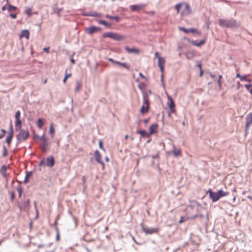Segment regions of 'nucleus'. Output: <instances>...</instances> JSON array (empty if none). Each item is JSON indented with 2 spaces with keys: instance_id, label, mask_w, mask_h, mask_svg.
Returning <instances> with one entry per match:
<instances>
[{
  "instance_id": "9",
  "label": "nucleus",
  "mask_w": 252,
  "mask_h": 252,
  "mask_svg": "<svg viewBox=\"0 0 252 252\" xmlns=\"http://www.w3.org/2000/svg\"><path fill=\"white\" fill-rule=\"evenodd\" d=\"M168 99L170 101V104H169V108L170 112L173 113L175 111V104L172 98L168 94H167Z\"/></svg>"
},
{
  "instance_id": "16",
  "label": "nucleus",
  "mask_w": 252,
  "mask_h": 252,
  "mask_svg": "<svg viewBox=\"0 0 252 252\" xmlns=\"http://www.w3.org/2000/svg\"><path fill=\"white\" fill-rule=\"evenodd\" d=\"M55 164V160L53 156H49L46 159V165L50 167H52Z\"/></svg>"
},
{
  "instance_id": "55",
  "label": "nucleus",
  "mask_w": 252,
  "mask_h": 252,
  "mask_svg": "<svg viewBox=\"0 0 252 252\" xmlns=\"http://www.w3.org/2000/svg\"><path fill=\"white\" fill-rule=\"evenodd\" d=\"M139 76H140L141 78H143V79H144V78H145V76H144V75H143L142 73H139Z\"/></svg>"
},
{
  "instance_id": "24",
  "label": "nucleus",
  "mask_w": 252,
  "mask_h": 252,
  "mask_svg": "<svg viewBox=\"0 0 252 252\" xmlns=\"http://www.w3.org/2000/svg\"><path fill=\"white\" fill-rule=\"evenodd\" d=\"M186 56L188 59H191L195 56V54L193 52L189 51L186 53Z\"/></svg>"
},
{
  "instance_id": "6",
  "label": "nucleus",
  "mask_w": 252,
  "mask_h": 252,
  "mask_svg": "<svg viewBox=\"0 0 252 252\" xmlns=\"http://www.w3.org/2000/svg\"><path fill=\"white\" fill-rule=\"evenodd\" d=\"M94 156L95 160L100 164L102 166V169H104L105 167V164L102 160L101 154L98 150H96L94 152Z\"/></svg>"
},
{
  "instance_id": "29",
  "label": "nucleus",
  "mask_w": 252,
  "mask_h": 252,
  "mask_svg": "<svg viewBox=\"0 0 252 252\" xmlns=\"http://www.w3.org/2000/svg\"><path fill=\"white\" fill-rule=\"evenodd\" d=\"M43 124H44L42 120L41 119H39L37 122V125L38 127L39 128H41L42 126H43Z\"/></svg>"
},
{
  "instance_id": "34",
  "label": "nucleus",
  "mask_w": 252,
  "mask_h": 252,
  "mask_svg": "<svg viewBox=\"0 0 252 252\" xmlns=\"http://www.w3.org/2000/svg\"><path fill=\"white\" fill-rule=\"evenodd\" d=\"M5 133H6V131L4 129H1L0 132V138H3L4 136Z\"/></svg>"
},
{
  "instance_id": "63",
  "label": "nucleus",
  "mask_w": 252,
  "mask_h": 252,
  "mask_svg": "<svg viewBox=\"0 0 252 252\" xmlns=\"http://www.w3.org/2000/svg\"><path fill=\"white\" fill-rule=\"evenodd\" d=\"M54 225H55V226H57V225H58V220H56L55 221V222H54Z\"/></svg>"
},
{
  "instance_id": "50",
  "label": "nucleus",
  "mask_w": 252,
  "mask_h": 252,
  "mask_svg": "<svg viewBox=\"0 0 252 252\" xmlns=\"http://www.w3.org/2000/svg\"><path fill=\"white\" fill-rule=\"evenodd\" d=\"M155 55L156 58H157L158 59V58H161V57L159 56V53L158 52H156Z\"/></svg>"
},
{
  "instance_id": "30",
  "label": "nucleus",
  "mask_w": 252,
  "mask_h": 252,
  "mask_svg": "<svg viewBox=\"0 0 252 252\" xmlns=\"http://www.w3.org/2000/svg\"><path fill=\"white\" fill-rule=\"evenodd\" d=\"M7 150L5 146H3V153L2 156L4 157H6L7 156Z\"/></svg>"
},
{
  "instance_id": "8",
  "label": "nucleus",
  "mask_w": 252,
  "mask_h": 252,
  "mask_svg": "<svg viewBox=\"0 0 252 252\" xmlns=\"http://www.w3.org/2000/svg\"><path fill=\"white\" fill-rule=\"evenodd\" d=\"M158 128V125L157 123L152 124L149 127V133L147 134V137H149L150 135L156 133Z\"/></svg>"
},
{
  "instance_id": "43",
  "label": "nucleus",
  "mask_w": 252,
  "mask_h": 252,
  "mask_svg": "<svg viewBox=\"0 0 252 252\" xmlns=\"http://www.w3.org/2000/svg\"><path fill=\"white\" fill-rule=\"evenodd\" d=\"M46 146H47V141L45 138H44L43 143V147L45 149L46 148Z\"/></svg>"
},
{
  "instance_id": "38",
  "label": "nucleus",
  "mask_w": 252,
  "mask_h": 252,
  "mask_svg": "<svg viewBox=\"0 0 252 252\" xmlns=\"http://www.w3.org/2000/svg\"><path fill=\"white\" fill-rule=\"evenodd\" d=\"M16 7L14 6H12L11 5H8V10L9 11H11V10H15L16 9Z\"/></svg>"
},
{
  "instance_id": "21",
  "label": "nucleus",
  "mask_w": 252,
  "mask_h": 252,
  "mask_svg": "<svg viewBox=\"0 0 252 252\" xmlns=\"http://www.w3.org/2000/svg\"><path fill=\"white\" fill-rule=\"evenodd\" d=\"M173 154L174 155L175 157H179L181 155V151L180 149H176L175 148L174 145H173Z\"/></svg>"
},
{
  "instance_id": "17",
  "label": "nucleus",
  "mask_w": 252,
  "mask_h": 252,
  "mask_svg": "<svg viewBox=\"0 0 252 252\" xmlns=\"http://www.w3.org/2000/svg\"><path fill=\"white\" fill-rule=\"evenodd\" d=\"M108 60L110 62H111V63H115V64H118V65H121V66H122L123 67H124V68H125L127 69H128L129 68V66L126 63H121V62H120L119 61H116L114 60L113 59H111V58H109L108 59Z\"/></svg>"
},
{
  "instance_id": "23",
  "label": "nucleus",
  "mask_w": 252,
  "mask_h": 252,
  "mask_svg": "<svg viewBox=\"0 0 252 252\" xmlns=\"http://www.w3.org/2000/svg\"><path fill=\"white\" fill-rule=\"evenodd\" d=\"M6 167L5 165H3L0 170V173L1 174V175L4 177H6Z\"/></svg>"
},
{
  "instance_id": "32",
  "label": "nucleus",
  "mask_w": 252,
  "mask_h": 252,
  "mask_svg": "<svg viewBox=\"0 0 252 252\" xmlns=\"http://www.w3.org/2000/svg\"><path fill=\"white\" fill-rule=\"evenodd\" d=\"M71 76V74H67L66 72L65 73V76L63 79V83H65L66 80Z\"/></svg>"
},
{
  "instance_id": "25",
  "label": "nucleus",
  "mask_w": 252,
  "mask_h": 252,
  "mask_svg": "<svg viewBox=\"0 0 252 252\" xmlns=\"http://www.w3.org/2000/svg\"><path fill=\"white\" fill-rule=\"evenodd\" d=\"M205 42V39H203V40H202L201 41H200L199 42H197L196 41H193L192 42V44L196 46H200V45L204 44Z\"/></svg>"
},
{
  "instance_id": "47",
  "label": "nucleus",
  "mask_w": 252,
  "mask_h": 252,
  "mask_svg": "<svg viewBox=\"0 0 252 252\" xmlns=\"http://www.w3.org/2000/svg\"><path fill=\"white\" fill-rule=\"evenodd\" d=\"M45 160L44 159L42 160L41 161H40L39 164V166H43L45 164Z\"/></svg>"
},
{
  "instance_id": "64",
  "label": "nucleus",
  "mask_w": 252,
  "mask_h": 252,
  "mask_svg": "<svg viewBox=\"0 0 252 252\" xmlns=\"http://www.w3.org/2000/svg\"><path fill=\"white\" fill-rule=\"evenodd\" d=\"M1 9L2 11H4L6 9L5 6H4L2 7Z\"/></svg>"
},
{
  "instance_id": "48",
  "label": "nucleus",
  "mask_w": 252,
  "mask_h": 252,
  "mask_svg": "<svg viewBox=\"0 0 252 252\" xmlns=\"http://www.w3.org/2000/svg\"><path fill=\"white\" fill-rule=\"evenodd\" d=\"M10 196H11V199L12 200H13L14 198V196H15V194H14V192H11L10 193Z\"/></svg>"
},
{
  "instance_id": "33",
  "label": "nucleus",
  "mask_w": 252,
  "mask_h": 252,
  "mask_svg": "<svg viewBox=\"0 0 252 252\" xmlns=\"http://www.w3.org/2000/svg\"><path fill=\"white\" fill-rule=\"evenodd\" d=\"M179 29L180 31H182L185 33H187L189 32V29H185V28H184L183 27H180L179 28Z\"/></svg>"
},
{
  "instance_id": "18",
  "label": "nucleus",
  "mask_w": 252,
  "mask_h": 252,
  "mask_svg": "<svg viewBox=\"0 0 252 252\" xmlns=\"http://www.w3.org/2000/svg\"><path fill=\"white\" fill-rule=\"evenodd\" d=\"M25 37L27 39H29L30 37V33L28 30H24L22 31L20 35V38Z\"/></svg>"
},
{
  "instance_id": "40",
  "label": "nucleus",
  "mask_w": 252,
  "mask_h": 252,
  "mask_svg": "<svg viewBox=\"0 0 252 252\" xmlns=\"http://www.w3.org/2000/svg\"><path fill=\"white\" fill-rule=\"evenodd\" d=\"M192 32V33H199V32L196 30L194 29H189V32Z\"/></svg>"
},
{
  "instance_id": "52",
  "label": "nucleus",
  "mask_w": 252,
  "mask_h": 252,
  "mask_svg": "<svg viewBox=\"0 0 252 252\" xmlns=\"http://www.w3.org/2000/svg\"><path fill=\"white\" fill-rule=\"evenodd\" d=\"M26 203L27 204V205L29 207L30 206V199H28L26 201Z\"/></svg>"
},
{
  "instance_id": "57",
  "label": "nucleus",
  "mask_w": 252,
  "mask_h": 252,
  "mask_svg": "<svg viewBox=\"0 0 252 252\" xmlns=\"http://www.w3.org/2000/svg\"><path fill=\"white\" fill-rule=\"evenodd\" d=\"M198 67H199V69H202V68H201V64L200 63H199L198 65H197Z\"/></svg>"
},
{
  "instance_id": "45",
  "label": "nucleus",
  "mask_w": 252,
  "mask_h": 252,
  "mask_svg": "<svg viewBox=\"0 0 252 252\" xmlns=\"http://www.w3.org/2000/svg\"><path fill=\"white\" fill-rule=\"evenodd\" d=\"M245 87L248 91H249L250 90V88L252 87V85L251 84H246L245 85Z\"/></svg>"
},
{
  "instance_id": "20",
  "label": "nucleus",
  "mask_w": 252,
  "mask_h": 252,
  "mask_svg": "<svg viewBox=\"0 0 252 252\" xmlns=\"http://www.w3.org/2000/svg\"><path fill=\"white\" fill-rule=\"evenodd\" d=\"M219 200L220 198L226 196L228 194V192H226L221 189H220L217 192Z\"/></svg>"
},
{
  "instance_id": "49",
  "label": "nucleus",
  "mask_w": 252,
  "mask_h": 252,
  "mask_svg": "<svg viewBox=\"0 0 252 252\" xmlns=\"http://www.w3.org/2000/svg\"><path fill=\"white\" fill-rule=\"evenodd\" d=\"M17 190H18V192H19V197H21V194H22V189H21V188H18V189H17Z\"/></svg>"
},
{
  "instance_id": "15",
  "label": "nucleus",
  "mask_w": 252,
  "mask_h": 252,
  "mask_svg": "<svg viewBox=\"0 0 252 252\" xmlns=\"http://www.w3.org/2000/svg\"><path fill=\"white\" fill-rule=\"evenodd\" d=\"M100 30V29L99 28L95 26H92L86 28V31L90 34H92L94 32L99 31Z\"/></svg>"
},
{
  "instance_id": "5",
  "label": "nucleus",
  "mask_w": 252,
  "mask_h": 252,
  "mask_svg": "<svg viewBox=\"0 0 252 252\" xmlns=\"http://www.w3.org/2000/svg\"><path fill=\"white\" fill-rule=\"evenodd\" d=\"M29 137V133L28 131L21 129L19 133V134L17 136V138L18 140H26L28 137Z\"/></svg>"
},
{
  "instance_id": "3",
  "label": "nucleus",
  "mask_w": 252,
  "mask_h": 252,
  "mask_svg": "<svg viewBox=\"0 0 252 252\" xmlns=\"http://www.w3.org/2000/svg\"><path fill=\"white\" fill-rule=\"evenodd\" d=\"M102 37L106 38L109 37L115 40L121 41L125 39V36L121 35L117 33L112 32H107L104 33L102 35Z\"/></svg>"
},
{
  "instance_id": "10",
  "label": "nucleus",
  "mask_w": 252,
  "mask_h": 252,
  "mask_svg": "<svg viewBox=\"0 0 252 252\" xmlns=\"http://www.w3.org/2000/svg\"><path fill=\"white\" fill-rule=\"evenodd\" d=\"M207 193H209V197L213 202H217L219 200L217 192H213L212 190L209 189Z\"/></svg>"
},
{
  "instance_id": "62",
  "label": "nucleus",
  "mask_w": 252,
  "mask_h": 252,
  "mask_svg": "<svg viewBox=\"0 0 252 252\" xmlns=\"http://www.w3.org/2000/svg\"><path fill=\"white\" fill-rule=\"evenodd\" d=\"M236 77L238 78H239L240 79L241 77H242V76L241 75H240L239 74H237L236 75Z\"/></svg>"
},
{
  "instance_id": "7",
  "label": "nucleus",
  "mask_w": 252,
  "mask_h": 252,
  "mask_svg": "<svg viewBox=\"0 0 252 252\" xmlns=\"http://www.w3.org/2000/svg\"><path fill=\"white\" fill-rule=\"evenodd\" d=\"M143 231L146 234H152L154 233H158L159 231L158 228H142Z\"/></svg>"
},
{
  "instance_id": "46",
  "label": "nucleus",
  "mask_w": 252,
  "mask_h": 252,
  "mask_svg": "<svg viewBox=\"0 0 252 252\" xmlns=\"http://www.w3.org/2000/svg\"><path fill=\"white\" fill-rule=\"evenodd\" d=\"M10 16L13 19H16L17 17V15L16 14H10Z\"/></svg>"
},
{
  "instance_id": "14",
  "label": "nucleus",
  "mask_w": 252,
  "mask_h": 252,
  "mask_svg": "<svg viewBox=\"0 0 252 252\" xmlns=\"http://www.w3.org/2000/svg\"><path fill=\"white\" fill-rule=\"evenodd\" d=\"M13 136V129L12 126L10 125V130L9 132L8 135L6 138V142L9 146L10 145L11 140Z\"/></svg>"
},
{
  "instance_id": "2",
  "label": "nucleus",
  "mask_w": 252,
  "mask_h": 252,
  "mask_svg": "<svg viewBox=\"0 0 252 252\" xmlns=\"http://www.w3.org/2000/svg\"><path fill=\"white\" fill-rule=\"evenodd\" d=\"M219 24L220 26L224 28H235L237 27V23L236 20L231 19L226 20L220 19L219 20Z\"/></svg>"
},
{
  "instance_id": "31",
  "label": "nucleus",
  "mask_w": 252,
  "mask_h": 252,
  "mask_svg": "<svg viewBox=\"0 0 252 252\" xmlns=\"http://www.w3.org/2000/svg\"><path fill=\"white\" fill-rule=\"evenodd\" d=\"M138 132L140 134L141 137H143L144 135H146L147 136V134H148L145 130H139Z\"/></svg>"
},
{
  "instance_id": "37",
  "label": "nucleus",
  "mask_w": 252,
  "mask_h": 252,
  "mask_svg": "<svg viewBox=\"0 0 252 252\" xmlns=\"http://www.w3.org/2000/svg\"><path fill=\"white\" fill-rule=\"evenodd\" d=\"M20 116H21V112H20V111H17L15 114L16 120L20 119Z\"/></svg>"
},
{
  "instance_id": "39",
  "label": "nucleus",
  "mask_w": 252,
  "mask_h": 252,
  "mask_svg": "<svg viewBox=\"0 0 252 252\" xmlns=\"http://www.w3.org/2000/svg\"><path fill=\"white\" fill-rule=\"evenodd\" d=\"M187 220V219H185L183 217H181L180 220L179 221V223H182L185 222Z\"/></svg>"
},
{
  "instance_id": "36",
  "label": "nucleus",
  "mask_w": 252,
  "mask_h": 252,
  "mask_svg": "<svg viewBox=\"0 0 252 252\" xmlns=\"http://www.w3.org/2000/svg\"><path fill=\"white\" fill-rule=\"evenodd\" d=\"M21 121L20 120V119H16V121H15V126L16 127L18 126H21Z\"/></svg>"
},
{
  "instance_id": "51",
  "label": "nucleus",
  "mask_w": 252,
  "mask_h": 252,
  "mask_svg": "<svg viewBox=\"0 0 252 252\" xmlns=\"http://www.w3.org/2000/svg\"><path fill=\"white\" fill-rule=\"evenodd\" d=\"M44 51L46 52L47 53H48L49 52V47H46V48H43V49Z\"/></svg>"
},
{
  "instance_id": "54",
  "label": "nucleus",
  "mask_w": 252,
  "mask_h": 252,
  "mask_svg": "<svg viewBox=\"0 0 252 252\" xmlns=\"http://www.w3.org/2000/svg\"><path fill=\"white\" fill-rule=\"evenodd\" d=\"M55 228L57 233H58V232H59V228L58 227V226H55Z\"/></svg>"
},
{
  "instance_id": "53",
  "label": "nucleus",
  "mask_w": 252,
  "mask_h": 252,
  "mask_svg": "<svg viewBox=\"0 0 252 252\" xmlns=\"http://www.w3.org/2000/svg\"><path fill=\"white\" fill-rule=\"evenodd\" d=\"M56 239H57V241H59L60 240V234H59V232H58V233H57Z\"/></svg>"
},
{
  "instance_id": "22",
  "label": "nucleus",
  "mask_w": 252,
  "mask_h": 252,
  "mask_svg": "<svg viewBox=\"0 0 252 252\" xmlns=\"http://www.w3.org/2000/svg\"><path fill=\"white\" fill-rule=\"evenodd\" d=\"M32 171L27 172L26 175L24 182L25 183H27L29 182V179L32 176Z\"/></svg>"
},
{
  "instance_id": "12",
  "label": "nucleus",
  "mask_w": 252,
  "mask_h": 252,
  "mask_svg": "<svg viewBox=\"0 0 252 252\" xmlns=\"http://www.w3.org/2000/svg\"><path fill=\"white\" fill-rule=\"evenodd\" d=\"M246 130H248L252 124V114L250 113L246 117Z\"/></svg>"
},
{
  "instance_id": "58",
  "label": "nucleus",
  "mask_w": 252,
  "mask_h": 252,
  "mask_svg": "<svg viewBox=\"0 0 252 252\" xmlns=\"http://www.w3.org/2000/svg\"><path fill=\"white\" fill-rule=\"evenodd\" d=\"M91 15L93 16H97L98 15V14L97 13H95L93 14H91Z\"/></svg>"
},
{
  "instance_id": "11",
  "label": "nucleus",
  "mask_w": 252,
  "mask_h": 252,
  "mask_svg": "<svg viewBox=\"0 0 252 252\" xmlns=\"http://www.w3.org/2000/svg\"><path fill=\"white\" fill-rule=\"evenodd\" d=\"M146 6L145 4H136L130 5L129 8L132 11H138L143 9Z\"/></svg>"
},
{
  "instance_id": "27",
  "label": "nucleus",
  "mask_w": 252,
  "mask_h": 252,
  "mask_svg": "<svg viewBox=\"0 0 252 252\" xmlns=\"http://www.w3.org/2000/svg\"><path fill=\"white\" fill-rule=\"evenodd\" d=\"M97 22L99 24H102V25H103L106 27H109L110 26V24L107 23L105 20H99L97 21Z\"/></svg>"
},
{
  "instance_id": "1",
  "label": "nucleus",
  "mask_w": 252,
  "mask_h": 252,
  "mask_svg": "<svg viewBox=\"0 0 252 252\" xmlns=\"http://www.w3.org/2000/svg\"><path fill=\"white\" fill-rule=\"evenodd\" d=\"M177 13L180 12L182 15H187L191 13V10L189 4L186 3H180L175 5Z\"/></svg>"
},
{
  "instance_id": "44",
  "label": "nucleus",
  "mask_w": 252,
  "mask_h": 252,
  "mask_svg": "<svg viewBox=\"0 0 252 252\" xmlns=\"http://www.w3.org/2000/svg\"><path fill=\"white\" fill-rule=\"evenodd\" d=\"M146 14H149L150 15H154L155 13L154 11H146Z\"/></svg>"
},
{
  "instance_id": "56",
  "label": "nucleus",
  "mask_w": 252,
  "mask_h": 252,
  "mask_svg": "<svg viewBox=\"0 0 252 252\" xmlns=\"http://www.w3.org/2000/svg\"><path fill=\"white\" fill-rule=\"evenodd\" d=\"M218 84H219V86L220 87L221 86V80H218Z\"/></svg>"
},
{
  "instance_id": "13",
  "label": "nucleus",
  "mask_w": 252,
  "mask_h": 252,
  "mask_svg": "<svg viewBox=\"0 0 252 252\" xmlns=\"http://www.w3.org/2000/svg\"><path fill=\"white\" fill-rule=\"evenodd\" d=\"M165 63V60L164 58H158V65L160 68V70L162 73L164 72V64Z\"/></svg>"
},
{
  "instance_id": "28",
  "label": "nucleus",
  "mask_w": 252,
  "mask_h": 252,
  "mask_svg": "<svg viewBox=\"0 0 252 252\" xmlns=\"http://www.w3.org/2000/svg\"><path fill=\"white\" fill-rule=\"evenodd\" d=\"M106 17L110 19H114L117 22H119L120 21V18L118 16H112L109 15H107L106 16Z\"/></svg>"
},
{
  "instance_id": "19",
  "label": "nucleus",
  "mask_w": 252,
  "mask_h": 252,
  "mask_svg": "<svg viewBox=\"0 0 252 252\" xmlns=\"http://www.w3.org/2000/svg\"><path fill=\"white\" fill-rule=\"evenodd\" d=\"M125 49L129 53L138 54L139 53V50H138L136 48H129L128 47H126Z\"/></svg>"
},
{
  "instance_id": "35",
  "label": "nucleus",
  "mask_w": 252,
  "mask_h": 252,
  "mask_svg": "<svg viewBox=\"0 0 252 252\" xmlns=\"http://www.w3.org/2000/svg\"><path fill=\"white\" fill-rule=\"evenodd\" d=\"M26 12L29 16H31L32 15V8H27Z\"/></svg>"
},
{
  "instance_id": "41",
  "label": "nucleus",
  "mask_w": 252,
  "mask_h": 252,
  "mask_svg": "<svg viewBox=\"0 0 252 252\" xmlns=\"http://www.w3.org/2000/svg\"><path fill=\"white\" fill-rule=\"evenodd\" d=\"M99 147L100 149H102L103 150H104V149L103 148V143L101 140L99 141Z\"/></svg>"
},
{
  "instance_id": "61",
  "label": "nucleus",
  "mask_w": 252,
  "mask_h": 252,
  "mask_svg": "<svg viewBox=\"0 0 252 252\" xmlns=\"http://www.w3.org/2000/svg\"><path fill=\"white\" fill-rule=\"evenodd\" d=\"M211 77L212 78H215L216 77V75L215 74H211Z\"/></svg>"
},
{
  "instance_id": "42",
  "label": "nucleus",
  "mask_w": 252,
  "mask_h": 252,
  "mask_svg": "<svg viewBox=\"0 0 252 252\" xmlns=\"http://www.w3.org/2000/svg\"><path fill=\"white\" fill-rule=\"evenodd\" d=\"M240 79H241V80H244V81H249V82H250V81H251V80H248V79H247V76H242V77H241Z\"/></svg>"
},
{
  "instance_id": "26",
  "label": "nucleus",
  "mask_w": 252,
  "mask_h": 252,
  "mask_svg": "<svg viewBox=\"0 0 252 252\" xmlns=\"http://www.w3.org/2000/svg\"><path fill=\"white\" fill-rule=\"evenodd\" d=\"M49 132L51 134V136L53 137L55 134V129L54 127L53 124L52 123L50 125V126Z\"/></svg>"
},
{
  "instance_id": "4",
  "label": "nucleus",
  "mask_w": 252,
  "mask_h": 252,
  "mask_svg": "<svg viewBox=\"0 0 252 252\" xmlns=\"http://www.w3.org/2000/svg\"><path fill=\"white\" fill-rule=\"evenodd\" d=\"M143 104L141 108L140 112L141 114H145L148 112L149 109V101L147 96H143Z\"/></svg>"
},
{
  "instance_id": "59",
  "label": "nucleus",
  "mask_w": 252,
  "mask_h": 252,
  "mask_svg": "<svg viewBox=\"0 0 252 252\" xmlns=\"http://www.w3.org/2000/svg\"><path fill=\"white\" fill-rule=\"evenodd\" d=\"M202 74H203L202 70V69H200V74H199V76H200V77H201V76H202Z\"/></svg>"
},
{
  "instance_id": "60",
  "label": "nucleus",
  "mask_w": 252,
  "mask_h": 252,
  "mask_svg": "<svg viewBox=\"0 0 252 252\" xmlns=\"http://www.w3.org/2000/svg\"><path fill=\"white\" fill-rule=\"evenodd\" d=\"M222 75H220L219 76V80H221V79H222Z\"/></svg>"
}]
</instances>
